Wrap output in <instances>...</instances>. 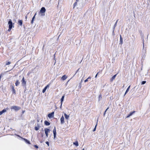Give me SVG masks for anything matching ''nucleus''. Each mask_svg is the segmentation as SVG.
I'll use <instances>...</instances> for the list:
<instances>
[{
	"mask_svg": "<svg viewBox=\"0 0 150 150\" xmlns=\"http://www.w3.org/2000/svg\"><path fill=\"white\" fill-rule=\"evenodd\" d=\"M54 112H52V113H50L48 115V117L49 118H51L54 116Z\"/></svg>",
	"mask_w": 150,
	"mask_h": 150,
	"instance_id": "obj_7",
	"label": "nucleus"
},
{
	"mask_svg": "<svg viewBox=\"0 0 150 150\" xmlns=\"http://www.w3.org/2000/svg\"><path fill=\"white\" fill-rule=\"evenodd\" d=\"M36 14H35V15L33 16V18H32V21H31V23H32H32H33V21H34V19H35V15Z\"/></svg>",
	"mask_w": 150,
	"mask_h": 150,
	"instance_id": "obj_21",
	"label": "nucleus"
},
{
	"mask_svg": "<svg viewBox=\"0 0 150 150\" xmlns=\"http://www.w3.org/2000/svg\"><path fill=\"white\" fill-rule=\"evenodd\" d=\"M97 124L96 125L95 127V128H94L93 131V132H94L96 130V126H97Z\"/></svg>",
	"mask_w": 150,
	"mask_h": 150,
	"instance_id": "obj_29",
	"label": "nucleus"
},
{
	"mask_svg": "<svg viewBox=\"0 0 150 150\" xmlns=\"http://www.w3.org/2000/svg\"><path fill=\"white\" fill-rule=\"evenodd\" d=\"M12 91L13 93H14L15 94H16V91L14 88V87L13 86H12Z\"/></svg>",
	"mask_w": 150,
	"mask_h": 150,
	"instance_id": "obj_17",
	"label": "nucleus"
},
{
	"mask_svg": "<svg viewBox=\"0 0 150 150\" xmlns=\"http://www.w3.org/2000/svg\"><path fill=\"white\" fill-rule=\"evenodd\" d=\"M44 131L46 136L47 137L48 136V133L50 132V130L48 129L45 128V129Z\"/></svg>",
	"mask_w": 150,
	"mask_h": 150,
	"instance_id": "obj_3",
	"label": "nucleus"
},
{
	"mask_svg": "<svg viewBox=\"0 0 150 150\" xmlns=\"http://www.w3.org/2000/svg\"><path fill=\"white\" fill-rule=\"evenodd\" d=\"M18 23L21 26L22 24V21L20 20H19Z\"/></svg>",
	"mask_w": 150,
	"mask_h": 150,
	"instance_id": "obj_15",
	"label": "nucleus"
},
{
	"mask_svg": "<svg viewBox=\"0 0 150 150\" xmlns=\"http://www.w3.org/2000/svg\"><path fill=\"white\" fill-rule=\"evenodd\" d=\"M81 83H79V88H81Z\"/></svg>",
	"mask_w": 150,
	"mask_h": 150,
	"instance_id": "obj_30",
	"label": "nucleus"
},
{
	"mask_svg": "<svg viewBox=\"0 0 150 150\" xmlns=\"http://www.w3.org/2000/svg\"><path fill=\"white\" fill-rule=\"evenodd\" d=\"M7 110H8V109H4L3 110H2V111L0 112V115H1L3 113H4V112H6Z\"/></svg>",
	"mask_w": 150,
	"mask_h": 150,
	"instance_id": "obj_12",
	"label": "nucleus"
},
{
	"mask_svg": "<svg viewBox=\"0 0 150 150\" xmlns=\"http://www.w3.org/2000/svg\"><path fill=\"white\" fill-rule=\"evenodd\" d=\"M8 25H9L8 27L10 28H12L13 25L12 23L11 19H10L8 22Z\"/></svg>",
	"mask_w": 150,
	"mask_h": 150,
	"instance_id": "obj_4",
	"label": "nucleus"
},
{
	"mask_svg": "<svg viewBox=\"0 0 150 150\" xmlns=\"http://www.w3.org/2000/svg\"><path fill=\"white\" fill-rule=\"evenodd\" d=\"M21 107L17 106H12L11 107V109H13L15 111H18L21 109Z\"/></svg>",
	"mask_w": 150,
	"mask_h": 150,
	"instance_id": "obj_1",
	"label": "nucleus"
},
{
	"mask_svg": "<svg viewBox=\"0 0 150 150\" xmlns=\"http://www.w3.org/2000/svg\"><path fill=\"white\" fill-rule=\"evenodd\" d=\"M46 143L48 145V146H49V143L48 142H46Z\"/></svg>",
	"mask_w": 150,
	"mask_h": 150,
	"instance_id": "obj_33",
	"label": "nucleus"
},
{
	"mask_svg": "<svg viewBox=\"0 0 150 150\" xmlns=\"http://www.w3.org/2000/svg\"><path fill=\"white\" fill-rule=\"evenodd\" d=\"M22 85H25L26 83V82L24 80V77H23L22 80Z\"/></svg>",
	"mask_w": 150,
	"mask_h": 150,
	"instance_id": "obj_9",
	"label": "nucleus"
},
{
	"mask_svg": "<svg viewBox=\"0 0 150 150\" xmlns=\"http://www.w3.org/2000/svg\"><path fill=\"white\" fill-rule=\"evenodd\" d=\"M54 139H55L56 137V133H54Z\"/></svg>",
	"mask_w": 150,
	"mask_h": 150,
	"instance_id": "obj_31",
	"label": "nucleus"
},
{
	"mask_svg": "<svg viewBox=\"0 0 150 150\" xmlns=\"http://www.w3.org/2000/svg\"><path fill=\"white\" fill-rule=\"evenodd\" d=\"M48 86V85H47L43 89L42 92L43 93H44L45 92Z\"/></svg>",
	"mask_w": 150,
	"mask_h": 150,
	"instance_id": "obj_16",
	"label": "nucleus"
},
{
	"mask_svg": "<svg viewBox=\"0 0 150 150\" xmlns=\"http://www.w3.org/2000/svg\"><path fill=\"white\" fill-rule=\"evenodd\" d=\"M67 78V76H66V75H64L61 78V79L63 81H64L65 80H66Z\"/></svg>",
	"mask_w": 150,
	"mask_h": 150,
	"instance_id": "obj_11",
	"label": "nucleus"
},
{
	"mask_svg": "<svg viewBox=\"0 0 150 150\" xmlns=\"http://www.w3.org/2000/svg\"><path fill=\"white\" fill-rule=\"evenodd\" d=\"M53 134L56 133V128H55V127H54V129L53 130Z\"/></svg>",
	"mask_w": 150,
	"mask_h": 150,
	"instance_id": "obj_24",
	"label": "nucleus"
},
{
	"mask_svg": "<svg viewBox=\"0 0 150 150\" xmlns=\"http://www.w3.org/2000/svg\"><path fill=\"white\" fill-rule=\"evenodd\" d=\"M130 86H129L127 88V89L126 92H125V94L128 92V91H129V89L130 88Z\"/></svg>",
	"mask_w": 150,
	"mask_h": 150,
	"instance_id": "obj_20",
	"label": "nucleus"
},
{
	"mask_svg": "<svg viewBox=\"0 0 150 150\" xmlns=\"http://www.w3.org/2000/svg\"><path fill=\"white\" fill-rule=\"evenodd\" d=\"M108 109V108L105 110V113L104 114V115H105V112H106V111Z\"/></svg>",
	"mask_w": 150,
	"mask_h": 150,
	"instance_id": "obj_36",
	"label": "nucleus"
},
{
	"mask_svg": "<svg viewBox=\"0 0 150 150\" xmlns=\"http://www.w3.org/2000/svg\"><path fill=\"white\" fill-rule=\"evenodd\" d=\"M146 83V81H142V84L143 85L145 84Z\"/></svg>",
	"mask_w": 150,
	"mask_h": 150,
	"instance_id": "obj_28",
	"label": "nucleus"
},
{
	"mask_svg": "<svg viewBox=\"0 0 150 150\" xmlns=\"http://www.w3.org/2000/svg\"><path fill=\"white\" fill-rule=\"evenodd\" d=\"M11 64V62H7L6 64V65H9V64Z\"/></svg>",
	"mask_w": 150,
	"mask_h": 150,
	"instance_id": "obj_32",
	"label": "nucleus"
},
{
	"mask_svg": "<svg viewBox=\"0 0 150 150\" xmlns=\"http://www.w3.org/2000/svg\"><path fill=\"white\" fill-rule=\"evenodd\" d=\"M82 80H81V82H80V83H81V82H82Z\"/></svg>",
	"mask_w": 150,
	"mask_h": 150,
	"instance_id": "obj_40",
	"label": "nucleus"
},
{
	"mask_svg": "<svg viewBox=\"0 0 150 150\" xmlns=\"http://www.w3.org/2000/svg\"><path fill=\"white\" fill-rule=\"evenodd\" d=\"M45 124L47 126L49 125H50V123L47 121H45Z\"/></svg>",
	"mask_w": 150,
	"mask_h": 150,
	"instance_id": "obj_19",
	"label": "nucleus"
},
{
	"mask_svg": "<svg viewBox=\"0 0 150 150\" xmlns=\"http://www.w3.org/2000/svg\"><path fill=\"white\" fill-rule=\"evenodd\" d=\"M98 73L95 76V78H96L97 77V75H98Z\"/></svg>",
	"mask_w": 150,
	"mask_h": 150,
	"instance_id": "obj_39",
	"label": "nucleus"
},
{
	"mask_svg": "<svg viewBox=\"0 0 150 150\" xmlns=\"http://www.w3.org/2000/svg\"><path fill=\"white\" fill-rule=\"evenodd\" d=\"M61 123V124H63L64 123V117L63 116H62L60 118Z\"/></svg>",
	"mask_w": 150,
	"mask_h": 150,
	"instance_id": "obj_5",
	"label": "nucleus"
},
{
	"mask_svg": "<svg viewBox=\"0 0 150 150\" xmlns=\"http://www.w3.org/2000/svg\"><path fill=\"white\" fill-rule=\"evenodd\" d=\"M64 96H65L64 95H63L62 96V97L61 99V106H60L61 108V107L62 103L64 101Z\"/></svg>",
	"mask_w": 150,
	"mask_h": 150,
	"instance_id": "obj_8",
	"label": "nucleus"
},
{
	"mask_svg": "<svg viewBox=\"0 0 150 150\" xmlns=\"http://www.w3.org/2000/svg\"><path fill=\"white\" fill-rule=\"evenodd\" d=\"M117 21L114 24V29L116 27V26L117 25Z\"/></svg>",
	"mask_w": 150,
	"mask_h": 150,
	"instance_id": "obj_27",
	"label": "nucleus"
},
{
	"mask_svg": "<svg viewBox=\"0 0 150 150\" xmlns=\"http://www.w3.org/2000/svg\"><path fill=\"white\" fill-rule=\"evenodd\" d=\"M73 144L74 145H75L76 146H79L78 142L77 141H76L75 142H73Z\"/></svg>",
	"mask_w": 150,
	"mask_h": 150,
	"instance_id": "obj_22",
	"label": "nucleus"
},
{
	"mask_svg": "<svg viewBox=\"0 0 150 150\" xmlns=\"http://www.w3.org/2000/svg\"><path fill=\"white\" fill-rule=\"evenodd\" d=\"M91 77H90V76H89V77H88V78L87 79H91Z\"/></svg>",
	"mask_w": 150,
	"mask_h": 150,
	"instance_id": "obj_38",
	"label": "nucleus"
},
{
	"mask_svg": "<svg viewBox=\"0 0 150 150\" xmlns=\"http://www.w3.org/2000/svg\"><path fill=\"white\" fill-rule=\"evenodd\" d=\"M117 75V74L114 75L111 78L110 80L111 81H112L115 78L116 76Z\"/></svg>",
	"mask_w": 150,
	"mask_h": 150,
	"instance_id": "obj_14",
	"label": "nucleus"
},
{
	"mask_svg": "<svg viewBox=\"0 0 150 150\" xmlns=\"http://www.w3.org/2000/svg\"><path fill=\"white\" fill-rule=\"evenodd\" d=\"M23 139L28 143L30 144V142L28 140H27V139Z\"/></svg>",
	"mask_w": 150,
	"mask_h": 150,
	"instance_id": "obj_26",
	"label": "nucleus"
},
{
	"mask_svg": "<svg viewBox=\"0 0 150 150\" xmlns=\"http://www.w3.org/2000/svg\"><path fill=\"white\" fill-rule=\"evenodd\" d=\"M64 116L66 119L68 120L69 119V115H67L66 113H64Z\"/></svg>",
	"mask_w": 150,
	"mask_h": 150,
	"instance_id": "obj_13",
	"label": "nucleus"
},
{
	"mask_svg": "<svg viewBox=\"0 0 150 150\" xmlns=\"http://www.w3.org/2000/svg\"><path fill=\"white\" fill-rule=\"evenodd\" d=\"M81 3V6H80L81 8H82V7H83V1H79V2H75V3H74V8L75 7V6L76 5H77L78 3Z\"/></svg>",
	"mask_w": 150,
	"mask_h": 150,
	"instance_id": "obj_2",
	"label": "nucleus"
},
{
	"mask_svg": "<svg viewBox=\"0 0 150 150\" xmlns=\"http://www.w3.org/2000/svg\"><path fill=\"white\" fill-rule=\"evenodd\" d=\"M34 146H35V147L37 149L38 148V146L37 145H35Z\"/></svg>",
	"mask_w": 150,
	"mask_h": 150,
	"instance_id": "obj_37",
	"label": "nucleus"
},
{
	"mask_svg": "<svg viewBox=\"0 0 150 150\" xmlns=\"http://www.w3.org/2000/svg\"><path fill=\"white\" fill-rule=\"evenodd\" d=\"M143 48H144V45H143Z\"/></svg>",
	"mask_w": 150,
	"mask_h": 150,
	"instance_id": "obj_43",
	"label": "nucleus"
},
{
	"mask_svg": "<svg viewBox=\"0 0 150 150\" xmlns=\"http://www.w3.org/2000/svg\"><path fill=\"white\" fill-rule=\"evenodd\" d=\"M20 84V82L18 80H17L16 81V82L15 83L16 86H18Z\"/></svg>",
	"mask_w": 150,
	"mask_h": 150,
	"instance_id": "obj_18",
	"label": "nucleus"
},
{
	"mask_svg": "<svg viewBox=\"0 0 150 150\" xmlns=\"http://www.w3.org/2000/svg\"><path fill=\"white\" fill-rule=\"evenodd\" d=\"M135 111H134L130 112L129 114L127 116V118H128L132 116L134 112Z\"/></svg>",
	"mask_w": 150,
	"mask_h": 150,
	"instance_id": "obj_10",
	"label": "nucleus"
},
{
	"mask_svg": "<svg viewBox=\"0 0 150 150\" xmlns=\"http://www.w3.org/2000/svg\"><path fill=\"white\" fill-rule=\"evenodd\" d=\"M84 149H83L82 150H84Z\"/></svg>",
	"mask_w": 150,
	"mask_h": 150,
	"instance_id": "obj_42",
	"label": "nucleus"
},
{
	"mask_svg": "<svg viewBox=\"0 0 150 150\" xmlns=\"http://www.w3.org/2000/svg\"><path fill=\"white\" fill-rule=\"evenodd\" d=\"M45 11H46V9H45V8H44V7H42V8H41V9L40 10V13H44L45 12Z\"/></svg>",
	"mask_w": 150,
	"mask_h": 150,
	"instance_id": "obj_6",
	"label": "nucleus"
},
{
	"mask_svg": "<svg viewBox=\"0 0 150 150\" xmlns=\"http://www.w3.org/2000/svg\"><path fill=\"white\" fill-rule=\"evenodd\" d=\"M11 29H12V28H9V29L8 30V31H10L11 30Z\"/></svg>",
	"mask_w": 150,
	"mask_h": 150,
	"instance_id": "obj_35",
	"label": "nucleus"
},
{
	"mask_svg": "<svg viewBox=\"0 0 150 150\" xmlns=\"http://www.w3.org/2000/svg\"><path fill=\"white\" fill-rule=\"evenodd\" d=\"M24 111H23V112H23V113H24Z\"/></svg>",
	"mask_w": 150,
	"mask_h": 150,
	"instance_id": "obj_41",
	"label": "nucleus"
},
{
	"mask_svg": "<svg viewBox=\"0 0 150 150\" xmlns=\"http://www.w3.org/2000/svg\"><path fill=\"white\" fill-rule=\"evenodd\" d=\"M88 81V79H86L85 80H84V82H86L87 81Z\"/></svg>",
	"mask_w": 150,
	"mask_h": 150,
	"instance_id": "obj_34",
	"label": "nucleus"
},
{
	"mask_svg": "<svg viewBox=\"0 0 150 150\" xmlns=\"http://www.w3.org/2000/svg\"><path fill=\"white\" fill-rule=\"evenodd\" d=\"M39 126L35 127V129L36 131L38 130L39 129Z\"/></svg>",
	"mask_w": 150,
	"mask_h": 150,
	"instance_id": "obj_23",
	"label": "nucleus"
},
{
	"mask_svg": "<svg viewBox=\"0 0 150 150\" xmlns=\"http://www.w3.org/2000/svg\"><path fill=\"white\" fill-rule=\"evenodd\" d=\"M120 42H121V44H122L123 43V40L121 35H120Z\"/></svg>",
	"mask_w": 150,
	"mask_h": 150,
	"instance_id": "obj_25",
	"label": "nucleus"
}]
</instances>
